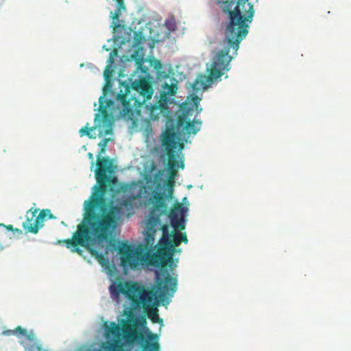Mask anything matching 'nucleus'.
I'll list each match as a JSON object with an SVG mask.
<instances>
[{
	"label": "nucleus",
	"mask_w": 351,
	"mask_h": 351,
	"mask_svg": "<svg viewBox=\"0 0 351 351\" xmlns=\"http://www.w3.org/2000/svg\"><path fill=\"white\" fill-rule=\"evenodd\" d=\"M107 183H104L105 191L103 192L100 186L99 195L95 194L88 202L84 219L77 225L72 238L58 241L59 243H64L71 252L80 256L84 252L80 246L85 247L102 267L108 266L109 260L106 256L110 252V247L102 243L110 240L118 220L124 215L123 208L127 210L132 209L135 200L126 197L116 206L110 204L108 212L105 208H101V213H96V209L105 203L104 196L107 190Z\"/></svg>",
	"instance_id": "nucleus-1"
},
{
	"label": "nucleus",
	"mask_w": 351,
	"mask_h": 351,
	"mask_svg": "<svg viewBox=\"0 0 351 351\" xmlns=\"http://www.w3.org/2000/svg\"><path fill=\"white\" fill-rule=\"evenodd\" d=\"M156 276V290L147 289L138 282L125 281L113 283L109 291L113 299H119L123 294L133 306L147 308L157 298L165 302L167 298L173 297L177 289V279L167 271L157 272Z\"/></svg>",
	"instance_id": "nucleus-2"
},
{
	"label": "nucleus",
	"mask_w": 351,
	"mask_h": 351,
	"mask_svg": "<svg viewBox=\"0 0 351 351\" xmlns=\"http://www.w3.org/2000/svg\"><path fill=\"white\" fill-rule=\"evenodd\" d=\"M234 1H223L221 8L228 15V22L225 29L226 45L223 49L232 48L237 51L240 43L247 36L250 25L254 15L253 5L249 0H238L234 6Z\"/></svg>",
	"instance_id": "nucleus-3"
},
{
	"label": "nucleus",
	"mask_w": 351,
	"mask_h": 351,
	"mask_svg": "<svg viewBox=\"0 0 351 351\" xmlns=\"http://www.w3.org/2000/svg\"><path fill=\"white\" fill-rule=\"evenodd\" d=\"M160 225L158 216L149 217L145 224V237L143 242L138 247H133L127 243H121L117 247L114 241H110L109 247L117 250L120 254L121 265L124 268L137 269L147 261L146 252H150L154 246L155 234Z\"/></svg>",
	"instance_id": "nucleus-4"
},
{
	"label": "nucleus",
	"mask_w": 351,
	"mask_h": 351,
	"mask_svg": "<svg viewBox=\"0 0 351 351\" xmlns=\"http://www.w3.org/2000/svg\"><path fill=\"white\" fill-rule=\"evenodd\" d=\"M202 122L200 121H191L188 114L182 113L180 114L176 120V132L173 129L167 130L162 139V144L165 148V151L169 158L167 164L171 176H173L177 173V168L179 167L178 162L175 155V149L177 147L176 141V134L179 138L184 139L186 142L191 134L195 135L199 131Z\"/></svg>",
	"instance_id": "nucleus-5"
},
{
	"label": "nucleus",
	"mask_w": 351,
	"mask_h": 351,
	"mask_svg": "<svg viewBox=\"0 0 351 351\" xmlns=\"http://www.w3.org/2000/svg\"><path fill=\"white\" fill-rule=\"evenodd\" d=\"M153 93L152 86L145 78L134 80L131 86H125V93L117 95V99L123 106V115L132 119L135 113L140 112L138 108L150 99Z\"/></svg>",
	"instance_id": "nucleus-6"
},
{
	"label": "nucleus",
	"mask_w": 351,
	"mask_h": 351,
	"mask_svg": "<svg viewBox=\"0 0 351 351\" xmlns=\"http://www.w3.org/2000/svg\"><path fill=\"white\" fill-rule=\"evenodd\" d=\"M228 49H223L219 51L213 57L210 68L208 69V75H200L192 84L194 91H199L201 89H206L214 80L222 76L225 72L229 71V64L232 60Z\"/></svg>",
	"instance_id": "nucleus-7"
},
{
	"label": "nucleus",
	"mask_w": 351,
	"mask_h": 351,
	"mask_svg": "<svg viewBox=\"0 0 351 351\" xmlns=\"http://www.w3.org/2000/svg\"><path fill=\"white\" fill-rule=\"evenodd\" d=\"M111 141L110 138H104L99 144L98 146L100 150L97 155V169L95 170V178L97 182L101 184V190L104 192L105 191L104 182H110L111 178L107 175L108 173L112 172V162L108 157H103L101 156L106 150V147L108 142ZM116 178L112 179V181L115 180Z\"/></svg>",
	"instance_id": "nucleus-8"
},
{
	"label": "nucleus",
	"mask_w": 351,
	"mask_h": 351,
	"mask_svg": "<svg viewBox=\"0 0 351 351\" xmlns=\"http://www.w3.org/2000/svg\"><path fill=\"white\" fill-rule=\"evenodd\" d=\"M38 212V208H30L26 213V220L23 223V227L27 232L36 234L39 229L44 226V221L46 217L50 219H56V217L51 213L49 209H43L36 216Z\"/></svg>",
	"instance_id": "nucleus-9"
},
{
	"label": "nucleus",
	"mask_w": 351,
	"mask_h": 351,
	"mask_svg": "<svg viewBox=\"0 0 351 351\" xmlns=\"http://www.w3.org/2000/svg\"><path fill=\"white\" fill-rule=\"evenodd\" d=\"M99 103L98 111L99 113L95 115V121L100 120V117H101L103 126L105 128V130L103 131L104 134H112L113 121L107 109L112 106L114 102L111 99H105L104 96H101L99 99Z\"/></svg>",
	"instance_id": "nucleus-10"
},
{
	"label": "nucleus",
	"mask_w": 351,
	"mask_h": 351,
	"mask_svg": "<svg viewBox=\"0 0 351 351\" xmlns=\"http://www.w3.org/2000/svg\"><path fill=\"white\" fill-rule=\"evenodd\" d=\"M159 247L156 254L151 258L150 264L156 267H165L173 261L174 251L165 243H158Z\"/></svg>",
	"instance_id": "nucleus-11"
},
{
	"label": "nucleus",
	"mask_w": 351,
	"mask_h": 351,
	"mask_svg": "<svg viewBox=\"0 0 351 351\" xmlns=\"http://www.w3.org/2000/svg\"><path fill=\"white\" fill-rule=\"evenodd\" d=\"M188 208L182 204H175L169 215L171 224L176 230H182L185 229V214Z\"/></svg>",
	"instance_id": "nucleus-12"
},
{
	"label": "nucleus",
	"mask_w": 351,
	"mask_h": 351,
	"mask_svg": "<svg viewBox=\"0 0 351 351\" xmlns=\"http://www.w3.org/2000/svg\"><path fill=\"white\" fill-rule=\"evenodd\" d=\"M148 189H151V187L135 182L121 187V190L125 193V196L131 197L133 199L142 197L147 198Z\"/></svg>",
	"instance_id": "nucleus-13"
},
{
	"label": "nucleus",
	"mask_w": 351,
	"mask_h": 351,
	"mask_svg": "<svg viewBox=\"0 0 351 351\" xmlns=\"http://www.w3.org/2000/svg\"><path fill=\"white\" fill-rule=\"evenodd\" d=\"M146 106L149 113V118L152 121L158 120L160 117L166 118L169 113L168 104L166 103L164 98L162 99L159 98L155 104Z\"/></svg>",
	"instance_id": "nucleus-14"
},
{
	"label": "nucleus",
	"mask_w": 351,
	"mask_h": 351,
	"mask_svg": "<svg viewBox=\"0 0 351 351\" xmlns=\"http://www.w3.org/2000/svg\"><path fill=\"white\" fill-rule=\"evenodd\" d=\"M144 180L147 183H154L157 186L160 185L162 180L163 170H157V166L154 161L147 162L144 167Z\"/></svg>",
	"instance_id": "nucleus-15"
},
{
	"label": "nucleus",
	"mask_w": 351,
	"mask_h": 351,
	"mask_svg": "<svg viewBox=\"0 0 351 351\" xmlns=\"http://www.w3.org/2000/svg\"><path fill=\"white\" fill-rule=\"evenodd\" d=\"M165 194L161 192H154L153 196L150 199L153 204L152 208L150 211L149 216H158L160 218V215L166 211V204L165 201Z\"/></svg>",
	"instance_id": "nucleus-16"
},
{
	"label": "nucleus",
	"mask_w": 351,
	"mask_h": 351,
	"mask_svg": "<svg viewBox=\"0 0 351 351\" xmlns=\"http://www.w3.org/2000/svg\"><path fill=\"white\" fill-rule=\"evenodd\" d=\"M163 90L160 94V99H165L166 103L168 104V96H173L174 95L178 90L177 84H171L169 85L168 84L165 83L163 86Z\"/></svg>",
	"instance_id": "nucleus-17"
},
{
	"label": "nucleus",
	"mask_w": 351,
	"mask_h": 351,
	"mask_svg": "<svg viewBox=\"0 0 351 351\" xmlns=\"http://www.w3.org/2000/svg\"><path fill=\"white\" fill-rule=\"evenodd\" d=\"M158 229H160L162 232V237L160 238L159 242L161 243H167L168 239L170 237H172V234L169 232V226L167 224H161V221H160V225L158 228Z\"/></svg>",
	"instance_id": "nucleus-18"
},
{
	"label": "nucleus",
	"mask_w": 351,
	"mask_h": 351,
	"mask_svg": "<svg viewBox=\"0 0 351 351\" xmlns=\"http://www.w3.org/2000/svg\"><path fill=\"white\" fill-rule=\"evenodd\" d=\"M181 243L180 239V233H173L172 237L168 239V242L165 243V245H168L174 252L176 251V247L178 246Z\"/></svg>",
	"instance_id": "nucleus-19"
},
{
	"label": "nucleus",
	"mask_w": 351,
	"mask_h": 351,
	"mask_svg": "<svg viewBox=\"0 0 351 351\" xmlns=\"http://www.w3.org/2000/svg\"><path fill=\"white\" fill-rule=\"evenodd\" d=\"M116 1L117 3V8L114 13H113V14L111 13L112 19L113 20H118V19L121 14V10L125 9V5H124L123 0H116Z\"/></svg>",
	"instance_id": "nucleus-20"
},
{
	"label": "nucleus",
	"mask_w": 351,
	"mask_h": 351,
	"mask_svg": "<svg viewBox=\"0 0 351 351\" xmlns=\"http://www.w3.org/2000/svg\"><path fill=\"white\" fill-rule=\"evenodd\" d=\"M160 350V345L157 341L149 343L147 342V343L143 346V351H159Z\"/></svg>",
	"instance_id": "nucleus-21"
},
{
	"label": "nucleus",
	"mask_w": 351,
	"mask_h": 351,
	"mask_svg": "<svg viewBox=\"0 0 351 351\" xmlns=\"http://www.w3.org/2000/svg\"><path fill=\"white\" fill-rule=\"evenodd\" d=\"M95 128H88L87 126H85V127H83L80 129V136H87L88 137H89L90 138H94L91 134H90V131L93 130Z\"/></svg>",
	"instance_id": "nucleus-22"
},
{
	"label": "nucleus",
	"mask_w": 351,
	"mask_h": 351,
	"mask_svg": "<svg viewBox=\"0 0 351 351\" xmlns=\"http://www.w3.org/2000/svg\"><path fill=\"white\" fill-rule=\"evenodd\" d=\"M28 351H46L41 345L33 343L29 348Z\"/></svg>",
	"instance_id": "nucleus-23"
},
{
	"label": "nucleus",
	"mask_w": 351,
	"mask_h": 351,
	"mask_svg": "<svg viewBox=\"0 0 351 351\" xmlns=\"http://www.w3.org/2000/svg\"><path fill=\"white\" fill-rule=\"evenodd\" d=\"M12 333L14 335H21L22 336L27 335V330L23 328L21 326H17L13 331Z\"/></svg>",
	"instance_id": "nucleus-24"
},
{
	"label": "nucleus",
	"mask_w": 351,
	"mask_h": 351,
	"mask_svg": "<svg viewBox=\"0 0 351 351\" xmlns=\"http://www.w3.org/2000/svg\"><path fill=\"white\" fill-rule=\"evenodd\" d=\"M149 317L151 318L152 321L154 323L162 322V319L158 317V315L157 314L156 312H151L149 314Z\"/></svg>",
	"instance_id": "nucleus-25"
},
{
	"label": "nucleus",
	"mask_w": 351,
	"mask_h": 351,
	"mask_svg": "<svg viewBox=\"0 0 351 351\" xmlns=\"http://www.w3.org/2000/svg\"><path fill=\"white\" fill-rule=\"evenodd\" d=\"M24 337H25L29 341L36 343L35 342V339H36L35 335L32 332H31L30 333H28L27 332V335H24Z\"/></svg>",
	"instance_id": "nucleus-26"
},
{
	"label": "nucleus",
	"mask_w": 351,
	"mask_h": 351,
	"mask_svg": "<svg viewBox=\"0 0 351 351\" xmlns=\"http://www.w3.org/2000/svg\"><path fill=\"white\" fill-rule=\"evenodd\" d=\"M97 183L99 184V185H100V184H99L98 182H97ZM99 187H100V186H99L98 187H97V186H95V188H97V193H95L91 196V198H90V199L89 201H86V202H85V205H86V206H85V213L86 212V207L88 206V202H90V201L92 200L93 195H94L95 194L99 195Z\"/></svg>",
	"instance_id": "nucleus-27"
},
{
	"label": "nucleus",
	"mask_w": 351,
	"mask_h": 351,
	"mask_svg": "<svg viewBox=\"0 0 351 351\" xmlns=\"http://www.w3.org/2000/svg\"><path fill=\"white\" fill-rule=\"evenodd\" d=\"M180 239L181 242H184V243H187L188 239L185 233L180 234Z\"/></svg>",
	"instance_id": "nucleus-28"
},
{
	"label": "nucleus",
	"mask_w": 351,
	"mask_h": 351,
	"mask_svg": "<svg viewBox=\"0 0 351 351\" xmlns=\"http://www.w3.org/2000/svg\"><path fill=\"white\" fill-rule=\"evenodd\" d=\"M147 337L149 340H155L158 338V336L153 333H149Z\"/></svg>",
	"instance_id": "nucleus-29"
},
{
	"label": "nucleus",
	"mask_w": 351,
	"mask_h": 351,
	"mask_svg": "<svg viewBox=\"0 0 351 351\" xmlns=\"http://www.w3.org/2000/svg\"><path fill=\"white\" fill-rule=\"evenodd\" d=\"M108 73H111V71H109V66H108L105 70V76L106 77H108L109 75Z\"/></svg>",
	"instance_id": "nucleus-30"
},
{
	"label": "nucleus",
	"mask_w": 351,
	"mask_h": 351,
	"mask_svg": "<svg viewBox=\"0 0 351 351\" xmlns=\"http://www.w3.org/2000/svg\"><path fill=\"white\" fill-rule=\"evenodd\" d=\"M172 195H173V189H171L169 191V194L167 196V197L168 198H172Z\"/></svg>",
	"instance_id": "nucleus-31"
},
{
	"label": "nucleus",
	"mask_w": 351,
	"mask_h": 351,
	"mask_svg": "<svg viewBox=\"0 0 351 351\" xmlns=\"http://www.w3.org/2000/svg\"><path fill=\"white\" fill-rule=\"evenodd\" d=\"M108 62L110 63H113L114 62V59H113V57L112 56V53H110V56L109 57Z\"/></svg>",
	"instance_id": "nucleus-32"
},
{
	"label": "nucleus",
	"mask_w": 351,
	"mask_h": 351,
	"mask_svg": "<svg viewBox=\"0 0 351 351\" xmlns=\"http://www.w3.org/2000/svg\"><path fill=\"white\" fill-rule=\"evenodd\" d=\"M88 158H89L90 160H93V158H93V154L92 153L89 152V153L88 154Z\"/></svg>",
	"instance_id": "nucleus-33"
},
{
	"label": "nucleus",
	"mask_w": 351,
	"mask_h": 351,
	"mask_svg": "<svg viewBox=\"0 0 351 351\" xmlns=\"http://www.w3.org/2000/svg\"><path fill=\"white\" fill-rule=\"evenodd\" d=\"M6 228H7V229H8V230H14V228H13V226H12V225H8V226H7V227H6Z\"/></svg>",
	"instance_id": "nucleus-34"
},
{
	"label": "nucleus",
	"mask_w": 351,
	"mask_h": 351,
	"mask_svg": "<svg viewBox=\"0 0 351 351\" xmlns=\"http://www.w3.org/2000/svg\"><path fill=\"white\" fill-rule=\"evenodd\" d=\"M184 148V143H179V149H182Z\"/></svg>",
	"instance_id": "nucleus-35"
},
{
	"label": "nucleus",
	"mask_w": 351,
	"mask_h": 351,
	"mask_svg": "<svg viewBox=\"0 0 351 351\" xmlns=\"http://www.w3.org/2000/svg\"><path fill=\"white\" fill-rule=\"evenodd\" d=\"M14 230H15V231H16V232H18L19 234H22V230H20V229H17V228H16V229H14Z\"/></svg>",
	"instance_id": "nucleus-36"
},
{
	"label": "nucleus",
	"mask_w": 351,
	"mask_h": 351,
	"mask_svg": "<svg viewBox=\"0 0 351 351\" xmlns=\"http://www.w3.org/2000/svg\"><path fill=\"white\" fill-rule=\"evenodd\" d=\"M198 99V97L195 96V97H193V100H194V102L195 104H196L195 101Z\"/></svg>",
	"instance_id": "nucleus-37"
},
{
	"label": "nucleus",
	"mask_w": 351,
	"mask_h": 351,
	"mask_svg": "<svg viewBox=\"0 0 351 351\" xmlns=\"http://www.w3.org/2000/svg\"><path fill=\"white\" fill-rule=\"evenodd\" d=\"M145 322H146L145 319L144 318H143L141 324H145Z\"/></svg>",
	"instance_id": "nucleus-38"
},
{
	"label": "nucleus",
	"mask_w": 351,
	"mask_h": 351,
	"mask_svg": "<svg viewBox=\"0 0 351 351\" xmlns=\"http://www.w3.org/2000/svg\"><path fill=\"white\" fill-rule=\"evenodd\" d=\"M180 167H181V168H183V167H184V163H183V162H181Z\"/></svg>",
	"instance_id": "nucleus-39"
},
{
	"label": "nucleus",
	"mask_w": 351,
	"mask_h": 351,
	"mask_svg": "<svg viewBox=\"0 0 351 351\" xmlns=\"http://www.w3.org/2000/svg\"><path fill=\"white\" fill-rule=\"evenodd\" d=\"M157 64L160 66V67L161 66V64L159 61H158Z\"/></svg>",
	"instance_id": "nucleus-40"
},
{
	"label": "nucleus",
	"mask_w": 351,
	"mask_h": 351,
	"mask_svg": "<svg viewBox=\"0 0 351 351\" xmlns=\"http://www.w3.org/2000/svg\"><path fill=\"white\" fill-rule=\"evenodd\" d=\"M86 351H89V348H88Z\"/></svg>",
	"instance_id": "nucleus-41"
}]
</instances>
